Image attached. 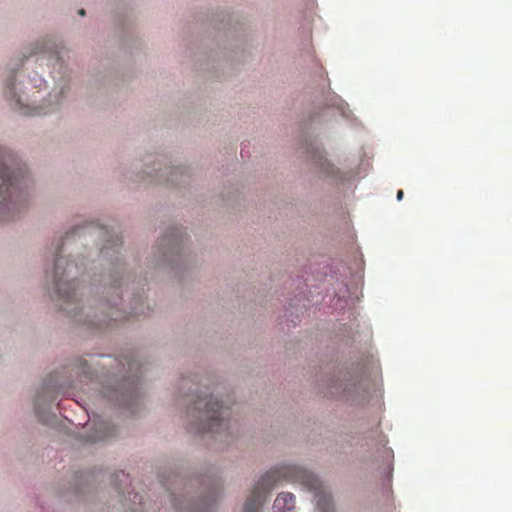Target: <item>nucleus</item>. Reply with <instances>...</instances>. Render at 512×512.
<instances>
[{
	"label": "nucleus",
	"instance_id": "nucleus-1",
	"mask_svg": "<svg viewBox=\"0 0 512 512\" xmlns=\"http://www.w3.org/2000/svg\"><path fill=\"white\" fill-rule=\"evenodd\" d=\"M243 512H334V505L318 477L300 466L284 464L258 480Z\"/></svg>",
	"mask_w": 512,
	"mask_h": 512
},
{
	"label": "nucleus",
	"instance_id": "nucleus-20",
	"mask_svg": "<svg viewBox=\"0 0 512 512\" xmlns=\"http://www.w3.org/2000/svg\"><path fill=\"white\" fill-rule=\"evenodd\" d=\"M396 197H397V200H398V201H401V200L403 199V197H404V192H403V190H399V191L397 192V196H396Z\"/></svg>",
	"mask_w": 512,
	"mask_h": 512
},
{
	"label": "nucleus",
	"instance_id": "nucleus-23",
	"mask_svg": "<svg viewBox=\"0 0 512 512\" xmlns=\"http://www.w3.org/2000/svg\"><path fill=\"white\" fill-rule=\"evenodd\" d=\"M130 315H131V316H138V315H139V313H138L135 309H133V310L130 312Z\"/></svg>",
	"mask_w": 512,
	"mask_h": 512
},
{
	"label": "nucleus",
	"instance_id": "nucleus-14",
	"mask_svg": "<svg viewBox=\"0 0 512 512\" xmlns=\"http://www.w3.org/2000/svg\"><path fill=\"white\" fill-rule=\"evenodd\" d=\"M5 95L7 98L16 99V103L20 104V99L16 98V93L14 92V81L13 78H9L6 83Z\"/></svg>",
	"mask_w": 512,
	"mask_h": 512
},
{
	"label": "nucleus",
	"instance_id": "nucleus-19",
	"mask_svg": "<svg viewBox=\"0 0 512 512\" xmlns=\"http://www.w3.org/2000/svg\"><path fill=\"white\" fill-rule=\"evenodd\" d=\"M378 437L380 438L379 443L382 444L383 446H385L386 443H387V440H386L385 436L382 435V434H379Z\"/></svg>",
	"mask_w": 512,
	"mask_h": 512
},
{
	"label": "nucleus",
	"instance_id": "nucleus-7",
	"mask_svg": "<svg viewBox=\"0 0 512 512\" xmlns=\"http://www.w3.org/2000/svg\"><path fill=\"white\" fill-rule=\"evenodd\" d=\"M182 241L181 232L179 228H173L167 235L160 241V245L169 250H173Z\"/></svg>",
	"mask_w": 512,
	"mask_h": 512
},
{
	"label": "nucleus",
	"instance_id": "nucleus-13",
	"mask_svg": "<svg viewBox=\"0 0 512 512\" xmlns=\"http://www.w3.org/2000/svg\"><path fill=\"white\" fill-rule=\"evenodd\" d=\"M353 259H354V267H357V269L360 272L358 278L360 280H363V269H364L363 265H364V262H363V259H362V254L360 252H357L356 250H354Z\"/></svg>",
	"mask_w": 512,
	"mask_h": 512
},
{
	"label": "nucleus",
	"instance_id": "nucleus-8",
	"mask_svg": "<svg viewBox=\"0 0 512 512\" xmlns=\"http://www.w3.org/2000/svg\"><path fill=\"white\" fill-rule=\"evenodd\" d=\"M114 427L110 426L109 423L101 422L97 427V434L91 437L92 441H99L107 439L114 435Z\"/></svg>",
	"mask_w": 512,
	"mask_h": 512
},
{
	"label": "nucleus",
	"instance_id": "nucleus-12",
	"mask_svg": "<svg viewBox=\"0 0 512 512\" xmlns=\"http://www.w3.org/2000/svg\"><path fill=\"white\" fill-rule=\"evenodd\" d=\"M114 394H115V400L117 402L123 403L124 405H127L128 403H130V401L133 397V393L130 391L115 390Z\"/></svg>",
	"mask_w": 512,
	"mask_h": 512
},
{
	"label": "nucleus",
	"instance_id": "nucleus-11",
	"mask_svg": "<svg viewBox=\"0 0 512 512\" xmlns=\"http://www.w3.org/2000/svg\"><path fill=\"white\" fill-rule=\"evenodd\" d=\"M109 309L111 311L109 313H105L104 318H109L110 320H114V321H121V320L127 318L126 316L122 315V313L119 310H117V309L114 310L112 306L109 307ZM95 325L102 327L103 325L108 326L109 323L106 321V319H103L102 323H98Z\"/></svg>",
	"mask_w": 512,
	"mask_h": 512
},
{
	"label": "nucleus",
	"instance_id": "nucleus-16",
	"mask_svg": "<svg viewBox=\"0 0 512 512\" xmlns=\"http://www.w3.org/2000/svg\"><path fill=\"white\" fill-rule=\"evenodd\" d=\"M121 243H122V242L120 241V239H119V238H116L115 242H114V243H112L111 245H110V240H107V244H105V246L103 247V249H102V253H103V254H105V255H107V254H108V250H109L110 248H112L113 246H119Z\"/></svg>",
	"mask_w": 512,
	"mask_h": 512
},
{
	"label": "nucleus",
	"instance_id": "nucleus-2",
	"mask_svg": "<svg viewBox=\"0 0 512 512\" xmlns=\"http://www.w3.org/2000/svg\"><path fill=\"white\" fill-rule=\"evenodd\" d=\"M371 327L357 323L354 342L364 346L365 352L354 362V413L367 416L372 426H379L383 410V377L379 359L373 353Z\"/></svg>",
	"mask_w": 512,
	"mask_h": 512
},
{
	"label": "nucleus",
	"instance_id": "nucleus-6",
	"mask_svg": "<svg viewBox=\"0 0 512 512\" xmlns=\"http://www.w3.org/2000/svg\"><path fill=\"white\" fill-rule=\"evenodd\" d=\"M295 507V496L289 492H281L276 497L273 509L275 512H289Z\"/></svg>",
	"mask_w": 512,
	"mask_h": 512
},
{
	"label": "nucleus",
	"instance_id": "nucleus-26",
	"mask_svg": "<svg viewBox=\"0 0 512 512\" xmlns=\"http://www.w3.org/2000/svg\"><path fill=\"white\" fill-rule=\"evenodd\" d=\"M118 283H119L118 280H114L113 286H115V287L118 286Z\"/></svg>",
	"mask_w": 512,
	"mask_h": 512
},
{
	"label": "nucleus",
	"instance_id": "nucleus-24",
	"mask_svg": "<svg viewBox=\"0 0 512 512\" xmlns=\"http://www.w3.org/2000/svg\"><path fill=\"white\" fill-rule=\"evenodd\" d=\"M78 14H79L80 16H84V15H85V10H84V9H80V10L78 11Z\"/></svg>",
	"mask_w": 512,
	"mask_h": 512
},
{
	"label": "nucleus",
	"instance_id": "nucleus-21",
	"mask_svg": "<svg viewBox=\"0 0 512 512\" xmlns=\"http://www.w3.org/2000/svg\"><path fill=\"white\" fill-rule=\"evenodd\" d=\"M383 453H384L387 457H389V456L392 454V451H391V449H389V448H384Z\"/></svg>",
	"mask_w": 512,
	"mask_h": 512
},
{
	"label": "nucleus",
	"instance_id": "nucleus-15",
	"mask_svg": "<svg viewBox=\"0 0 512 512\" xmlns=\"http://www.w3.org/2000/svg\"><path fill=\"white\" fill-rule=\"evenodd\" d=\"M41 396H37L35 400V413L41 422H48V418L41 413L40 409Z\"/></svg>",
	"mask_w": 512,
	"mask_h": 512
},
{
	"label": "nucleus",
	"instance_id": "nucleus-25",
	"mask_svg": "<svg viewBox=\"0 0 512 512\" xmlns=\"http://www.w3.org/2000/svg\"><path fill=\"white\" fill-rule=\"evenodd\" d=\"M61 309H62V310H64V311H67V312H69V313L71 312L70 310H68V308H67V307H64V306H62V305H61Z\"/></svg>",
	"mask_w": 512,
	"mask_h": 512
},
{
	"label": "nucleus",
	"instance_id": "nucleus-17",
	"mask_svg": "<svg viewBox=\"0 0 512 512\" xmlns=\"http://www.w3.org/2000/svg\"><path fill=\"white\" fill-rule=\"evenodd\" d=\"M80 366H81V372L83 375L89 377L90 376V372L86 370V367H87V363L85 361H82L80 363Z\"/></svg>",
	"mask_w": 512,
	"mask_h": 512
},
{
	"label": "nucleus",
	"instance_id": "nucleus-18",
	"mask_svg": "<svg viewBox=\"0 0 512 512\" xmlns=\"http://www.w3.org/2000/svg\"><path fill=\"white\" fill-rule=\"evenodd\" d=\"M132 501H133L134 504L138 503L140 505L141 502H142V497L139 494L134 493Z\"/></svg>",
	"mask_w": 512,
	"mask_h": 512
},
{
	"label": "nucleus",
	"instance_id": "nucleus-5",
	"mask_svg": "<svg viewBox=\"0 0 512 512\" xmlns=\"http://www.w3.org/2000/svg\"><path fill=\"white\" fill-rule=\"evenodd\" d=\"M59 249L56 251V259L54 264V286L58 300H63L65 304H71L76 301L78 282L75 279L65 280L72 275V270L76 268L73 262L59 257Z\"/></svg>",
	"mask_w": 512,
	"mask_h": 512
},
{
	"label": "nucleus",
	"instance_id": "nucleus-9",
	"mask_svg": "<svg viewBox=\"0 0 512 512\" xmlns=\"http://www.w3.org/2000/svg\"><path fill=\"white\" fill-rule=\"evenodd\" d=\"M372 159L373 153L370 150L364 151L358 167V171L355 174L359 177L364 176L372 167Z\"/></svg>",
	"mask_w": 512,
	"mask_h": 512
},
{
	"label": "nucleus",
	"instance_id": "nucleus-27",
	"mask_svg": "<svg viewBox=\"0 0 512 512\" xmlns=\"http://www.w3.org/2000/svg\"><path fill=\"white\" fill-rule=\"evenodd\" d=\"M130 512H140L137 508H132Z\"/></svg>",
	"mask_w": 512,
	"mask_h": 512
},
{
	"label": "nucleus",
	"instance_id": "nucleus-4",
	"mask_svg": "<svg viewBox=\"0 0 512 512\" xmlns=\"http://www.w3.org/2000/svg\"><path fill=\"white\" fill-rule=\"evenodd\" d=\"M208 390L206 388L195 398L193 397L191 415L195 423L191 424V431L194 430V426L196 432L212 433H219L229 428L230 407L224 404L223 400L221 403L218 400L213 401V393Z\"/></svg>",
	"mask_w": 512,
	"mask_h": 512
},
{
	"label": "nucleus",
	"instance_id": "nucleus-22",
	"mask_svg": "<svg viewBox=\"0 0 512 512\" xmlns=\"http://www.w3.org/2000/svg\"><path fill=\"white\" fill-rule=\"evenodd\" d=\"M104 395H105V397L111 398L112 400H114V396L110 394V391H105Z\"/></svg>",
	"mask_w": 512,
	"mask_h": 512
},
{
	"label": "nucleus",
	"instance_id": "nucleus-3",
	"mask_svg": "<svg viewBox=\"0 0 512 512\" xmlns=\"http://www.w3.org/2000/svg\"><path fill=\"white\" fill-rule=\"evenodd\" d=\"M28 182L25 165L0 147V220L14 218L24 207Z\"/></svg>",
	"mask_w": 512,
	"mask_h": 512
},
{
	"label": "nucleus",
	"instance_id": "nucleus-10",
	"mask_svg": "<svg viewBox=\"0 0 512 512\" xmlns=\"http://www.w3.org/2000/svg\"><path fill=\"white\" fill-rule=\"evenodd\" d=\"M312 158L318 163L322 172L327 175H334L336 173L334 167L323 157V155L317 150L312 155Z\"/></svg>",
	"mask_w": 512,
	"mask_h": 512
}]
</instances>
